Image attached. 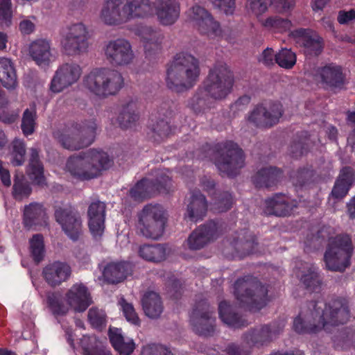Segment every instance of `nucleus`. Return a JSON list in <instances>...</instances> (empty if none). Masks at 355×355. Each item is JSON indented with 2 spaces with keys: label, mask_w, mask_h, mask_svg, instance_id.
Here are the masks:
<instances>
[{
  "label": "nucleus",
  "mask_w": 355,
  "mask_h": 355,
  "mask_svg": "<svg viewBox=\"0 0 355 355\" xmlns=\"http://www.w3.org/2000/svg\"><path fill=\"white\" fill-rule=\"evenodd\" d=\"M154 10L159 21L169 26L178 19L180 5L178 0H105L99 17L107 25H119L151 15Z\"/></svg>",
  "instance_id": "obj_1"
},
{
  "label": "nucleus",
  "mask_w": 355,
  "mask_h": 355,
  "mask_svg": "<svg viewBox=\"0 0 355 355\" xmlns=\"http://www.w3.org/2000/svg\"><path fill=\"white\" fill-rule=\"evenodd\" d=\"M199 62L193 55L181 52L175 55L166 64V84L177 93L191 89L200 75Z\"/></svg>",
  "instance_id": "obj_2"
},
{
  "label": "nucleus",
  "mask_w": 355,
  "mask_h": 355,
  "mask_svg": "<svg viewBox=\"0 0 355 355\" xmlns=\"http://www.w3.org/2000/svg\"><path fill=\"white\" fill-rule=\"evenodd\" d=\"M113 160L107 153L90 149L71 156L66 164V170L78 180H90L99 177L103 171L107 170Z\"/></svg>",
  "instance_id": "obj_3"
},
{
  "label": "nucleus",
  "mask_w": 355,
  "mask_h": 355,
  "mask_svg": "<svg viewBox=\"0 0 355 355\" xmlns=\"http://www.w3.org/2000/svg\"><path fill=\"white\" fill-rule=\"evenodd\" d=\"M234 295L242 308L257 311L268 300V288L250 275L239 278L234 283Z\"/></svg>",
  "instance_id": "obj_4"
},
{
  "label": "nucleus",
  "mask_w": 355,
  "mask_h": 355,
  "mask_svg": "<svg viewBox=\"0 0 355 355\" xmlns=\"http://www.w3.org/2000/svg\"><path fill=\"white\" fill-rule=\"evenodd\" d=\"M353 253L354 245L349 234L330 238L323 257L325 268L331 272H345L351 266Z\"/></svg>",
  "instance_id": "obj_5"
},
{
  "label": "nucleus",
  "mask_w": 355,
  "mask_h": 355,
  "mask_svg": "<svg viewBox=\"0 0 355 355\" xmlns=\"http://www.w3.org/2000/svg\"><path fill=\"white\" fill-rule=\"evenodd\" d=\"M97 124L92 118L76 123L71 128L54 132L58 143L65 149L78 150L91 145L95 139Z\"/></svg>",
  "instance_id": "obj_6"
},
{
  "label": "nucleus",
  "mask_w": 355,
  "mask_h": 355,
  "mask_svg": "<svg viewBox=\"0 0 355 355\" xmlns=\"http://www.w3.org/2000/svg\"><path fill=\"white\" fill-rule=\"evenodd\" d=\"M311 315L324 327L327 324L338 326L346 323L350 318L348 301L342 297L334 299L327 304L311 301L309 304Z\"/></svg>",
  "instance_id": "obj_7"
},
{
  "label": "nucleus",
  "mask_w": 355,
  "mask_h": 355,
  "mask_svg": "<svg viewBox=\"0 0 355 355\" xmlns=\"http://www.w3.org/2000/svg\"><path fill=\"white\" fill-rule=\"evenodd\" d=\"M137 234L152 240H158L163 235L166 219L164 208L161 205H145L137 214Z\"/></svg>",
  "instance_id": "obj_8"
},
{
  "label": "nucleus",
  "mask_w": 355,
  "mask_h": 355,
  "mask_svg": "<svg viewBox=\"0 0 355 355\" xmlns=\"http://www.w3.org/2000/svg\"><path fill=\"white\" fill-rule=\"evenodd\" d=\"M85 86L96 95L107 96L116 94L123 86V78L116 70L96 69L85 78Z\"/></svg>",
  "instance_id": "obj_9"
},
{
  "label": "nucleus",
  "mask_w": 355,
  "mask_h": 355,
  "mask_svg": "<svg viewBox=\"0 0 355 355\" xmlns=\"http://www.w3.org/2000/svg\"><path fill=\"white\" fill-rule=\"evenodd\" d=\"M234 76L225 63H218L210 69L203 82V89L216 101L225 99L232 92Z\"/></svg>",
  "instance_id": "obj_10"
},
{
  "label": "nucleus",
  "mask_w": 355,
  "mask_h": 355,
  "mask_svg": "<svg viewBox=\"0 0 355 355\" xmlns=\"http://www.w3.org/2000/svg\"><path fill=\"white\" fill-rule=\"evenodd\" d=\"M218 153L216 166L219 171L228 177L236 176L245 164L242 148L237 144L227 141L219 145Z\"/></svg>",
  "instance_id": "obj_11"
},
{
  "label": "nucleus",
  "mask_w": 355,
  "mask_h": 355,
  "mask_svg": "<svg viewBox=\"0 0 355 355\" xmlns=\"http://www.w3.org/2000/svg\"><path fill=\"white\" fill-rule=\"evenodd\" d=\"M88 28L82 22L67 26L63 33L61 44L68 55L76 56L86 53L90 46Z\"/></svg>",
  "instance_id": "obj_12"
},
{
  "label": "nucleus",
  "mask_w": 355,
  "mask_h": 355,
  "mask_svg": "<svg viewBox=\"0 0 355 355\" xmlns=\"http://www.w3.org/2000/svg\"><path fill=\"white\" fill-rule=\"evenodd\" d=\"M214 309L206 300L196 302L190 315V324L193 331L198 336L210 337L216 331Z\"/></svg>",
  "instance_id": "obj_13"
},
{
  "label": "nucleus",
  "mask_w": 355,
  "mask_h": 355,
  "mask_svg": "<svg viewBox=\"0 0 355 355\" xmlns=\"http://www.w3.org/2000/svg\"><path fill=\"white\" fill-rule=\"evenodd\" d=\"M283 113L281 103L270 101L257 105L249 114L248 120L257 128H270L279 123Z\"/></svg>",
  "instance_id": "obj_14"
},
{
  "label": "nucleus",
  "mask_w": 355,
  "mask_h": 355,
  "mask_svg": "<svg viewBox=\"0 0 355 355\" xmlns=\"http://www.w3.org/2000/svg\"><path fill=\"white\" fill-rule=\"evenodd\" d=\"M54 216L65 234L72 241H78L83 233V220L80 213L71 206L58 207Z\"/></svg>",
  "instance_id": "obj_15"
},
{
  "label": "nucleus",
  "mask_w": 355,
  "mask_h": 355,
  "mask_svg": "<svg viewBox=\"0 0 355 355\" xmlns=\"http://www.w3.org/2000/svg\"><path fill=\"white\" fill-rule=\"evenodd\" d=\"M222 232V225L214 220H209L199 226L189 235L187 239L189 248L193 250L204 248L216 239Z\"/></svg>",
  "instance_id": "obj_16"
},
{
  "label": "nucleus",
  "mask_w": 355,
  "mask_h": 355,
  "mask_svg": "<svg viewBox=\"0 0 355 355\" xmlns=\"http://www.w3.org/2000/svg\"><path fill=\"white\" fill-rule=\"evenodd\" d=\"M82 73L80 67L74 62L64 63L55 71L51 80L50 89L54 93L61 92L76 83Z\"/></svg>",
  "instance_id": "obj_17"
},
{
  "label": "nucleus",
  "mask_w": 355,
  "mask_h": 355,
  "mask_svg": "<svg viewBox=\"0 0 355 355\" xmlns=\"http://www.w3.org/2000/svg\"><path fill=\"white\" fill-rule=\"evenodd\" d=\"M317 74L323 88L333 92L345 89L347 80L341 67L331 63L318 68Z\"/></svg>",
  "instance_id": "obj_18"
},
{
  "label": "nucleus",
  "mask_w": 355,
  "mask_h": 355,
  "mask_svg": "<svg viewBox=\"0 0 355 355\" xmlns=\"http://www.w3.org/2000/svg\"><path fill=\"white\" fill-rule=\"evenodd\" d=\"M105 55L114 66L129 64L134 58V53L128 41L124 39L112 40L106 46Z\"/></svg>",
  "instance_id": "obj_19"
},
{
  "label": "nucleus",
  "mask_w": 355,
  "mask_h": 355,
  "mask_svg": "<svg viewBox=\"0 0 355 355\" xmlns=\"http://www.w3.org/2000/svg\"><path fill=\"white\" fill-rule=\"evenodd\" d=\"M284 324L276 327L275 325H261L252 328L243 335L244 342L250 347H261L270 343L274 337L282 331Z\"/></svg>",
  "instance_id": "obj_20"
},
{
  "label": "nucleus",
  "mask_w": 355,
  "mask_h": 355,
  "mask_svg": "<svg viewBox=\"0 0 355 355\" xmlns=\"http://www.w3.org/2000/svg\"><path fill=\"white\" fill-rule=\"evenodd\" d=\"M105 212L106 205L100 200L92 202L88 207V226L96 239H100L104 232Z\"/></svg>",
  "instance_id": "obj_21"
},
{
  "label": "nucleus",
  "mask_w": 355,
  "mask_h": 355,
  "mask_svg": "<svg viewBox=\"0 0 355 355\" xmlns=\"http://www.w3.org/2000/svg\"><path fill=\"white\" fill-rule=\"evenodd\" d=\"M293 37L302 41L304 53L309 56H318L323 51L324 41L315 32L309 28H297L291 33Z\"/></svg>",
  "instance_id": "obj_22"
},
{
  "label": "nucleus",
  "mask_w": 355,
  "mask_h": 355,
  "mask_svg": "<svg viewBox=\"0 0 355 355\" xmlns=\"http://www.w3.org/2000/svg\"><path fill=\"white\" fill-rule=\"evenodd\" d=\"M295 207L296 201H290L282 193H276L265 200L263 213L266 216L284 217L290 215Z\"/></svg>",
  "instance_id": "obj_23"
},
{
  "label": "nucleus",
  "mask_w": 355,
  "mask_h": 355,
  "mask_svg": "<svg viewBox=\"0 0 355 355\" xmlns=\"http://www.w3.org/2000/svg\"><path fill=\"white\" fill-rule=\"evenodd\" d=\"M67 304L76 312H83L92 303L87 288L83 284H76L67 292Z\"/></svg>",
  "instance_id": "obj_24"
},
{
  "label": "nucleus",
  "mask_w": 355,
  "mask_h": 355,
  "mask_svg": "<svg viewBox=\"0 0 355 355\" xmlns=\"http://www.w3.org/2000/svg\"><path fill=\"white\" fill-rule=\"evenodd\" d=\"M207 212V201L205 196L198 190L191 192L188 199L185 217L192 222L202 220Z\"/></svg>",
  "instance_id": "obj_25"
},
{
  "label": "nucleus",
  "mask_w": 355,
  "mask_h": 355,
  "mask_svg": "<svg viewBox=\"0 0 355 355\" xmlns=\"http://www.w3.org/2000/svg\"><path fill=\"white\" fill-rule=\"evenodd\" d=\"M42 272L46 282L50 286L55 287L69 278L71 274V268L65 262L55 261L48 264L43 269Z\"/></svg>",
  "instance_id": "obj_26"
},
{
  "label": "nucleus",
  "mask_w": 355,
  "mask_h": 355,
  "mask_svg": "<svg viewBox=\"0 0 355 355\" xmlns=\"http://www.w3.org/2000/svg\"><path fill=\"white\" fill-rule=\"evenodd\" d=\"M191 18L198 25L202 33L211 32L215 35L220 33V26L212 15L204 8L194 6L191 8Z\"/></svg>",
  "instance_id": "obj_27"
},
{
  "label": "nucleus",
  "mask_w": 355,
  "mask_h": 355,
  "mask_svg": "<svg viewBox=\"0 0 355 355\" xmlns=\"http://www.w3.org/2000/svg\"><path fill=\"white\" fill-rule=\"evenodd\" d=\"M46 223V212L42 204L31 202L24 209L23 224L26 229L36 230Z\"/></svg>",
  "instance_id": "obj_28"
},
{
  "label": "nucleus",
  "mask_w": 355,
  "mask_h": 355,
  "mask_svg": "<svg viewBox=\"0 0 355 355\" xmlns=\"http://www.w3.org/2000/svg\"><path fill=\"white\" fill-rule=\"evenodd\" d=\"M132 272V266L125 261L107 263L103 270V276L108 284H116L123 282Z\"/></svg>",
  "instance_id": "obj_29"
},
{
  "label": "nucleus",
  "mask_w": 355,
  "mask_h": 355,
  "mask_svg": "<svg viewBox=\"0 0 355 355\" xmlns=\"http://www.w3.org/2000/svg\"><path fill=\"white\" fill-rule=\"evenodd\" d=\"M354 181L355 174L354 169L350 166L343 167L340 170L331 190V196L336 199L344 198L349 192Z\"/></svg>",
  "instance_id": "obj_30"
},
{
  "label": "nucleus",
  "mask_w": 355,
  "mask_h": 355,
  "mask_svg": "<svg viewBox=\"0 0 355 355\" xmlns=\"http://www.w3.org/2000/svg\"><path fill=\"white\" fill-rule=\"evenodd\" d=\"M29 55L38 66H49L52 58L49 42L43 39L33 42L29 46Z\"/></svg>",
  "instance_id": "obj_31"
},
{
  "label": "nucleus",
  "mask_w": 355,
  "mask_h": 355,
  "mask_svg": "<svg viewBox=\"0 0 355 355\" xmlns=\"http://www.w3.org/2000/svg\"><path fill=\"white\" fill-rule=\"evenodd\" d=\"M218 314L222 322L230 327L239 329L248 325V321L236 312L232 306L225 300L218 304Z\"/></svg>",
  "instance_id": "obj_32"
},
{
  "label": "nucleus",
  "mask_w": 355,
  "mask_h": 355,
  "mask_svg": "<svg viewBox=\"0 0 355 355\" xmlns=\"http://www.w3.org/2000/svg\"><path fill=\"white\" fill-rule=\"evenodd\" d=\"M173 110L168 105L164 103L162 107L159 115L165 116L166 119H158L152 126V138L156 142H160L167 137L171 132L169 121L167 120L173 116Z\"/></svg>",
  "instance_id": "obj_33"
},
{
  "label": "nucleus",
  "mask_w": 355,
  "mask_h": 355,
  "mask_svg": "<svg viewBox=\"0 0 355 355\" xmlns=\"http://www.w3.org/2000/svg\"><path fill=\"white\" fill-rule=\"evenodd\" d=\"M282 178V171L276 167H266L259 170L253 177L256 187L270 188L277 184Z\"/></svg>",
  "instance_id": "obj_34"
},
{
  "label": "nucleus",
  "mask_w": 355,
  "mask_h": 355,
  "mask_svg": "<svg viewBox=\"0 0 355 355\" xmlns=\"http://www.w3.org/2000/svg\"><path fill=\"white\" fill-rule=\"evenodd\" d=\"M255 238L248 231L241 230L235 236L230 243V246L235 250V253L239 257H244L252 253L257 245Z\"/></svg>",
  "instance_id": "obj_35"
},
{
  "label": "nucleus",
  "mask_w": 355,
  "mask_h": 355,
  "mask_svg": "<svg viewBox=\"0 0 355 355\" xmlns=\"http://www.w3.org/2000/svg\"><path fill=\"white\" fill-rule=\"evenodd\" d=\"M300 282L308 293H318L322 288V278L318 269L310 266L302 271Z\"/></svg>",
  "instance_id": "obj_36"
},
{
  "label": "nucleus",
  "mask_w": 355,
  "mask_h": 355,
  "mask_svg": "<svg viewBox=\"0 0 355 355\" xmlns=\"http://www.w3.org/2000/svg\"><path fill=\"white\" fill-rule=\"evenodd\" d=\"M143 310L146 316L152 319L158 318L164 310L163 303L159 294L149 291L141 300Z\"/></svg>",
  "instance_id": "obj_37"
},
{
  "label": "nucleus",
  "mask_w": 355,
  "mask_h": 355,
  "mask_svg": "<svg viewBox=\"0 0 355 355\" xmlns=\"http://www.w3.org/2000/svg\"><path fill=\"white\" fill-rule=\"evenodd\" d=\"M27 174L33 184L41 187L45 184L43 165L40 159L39 150L35 148H31Z\"/></svg>",
  "instance_id": "obj_38"
},
{
  "label": "nucleus",
  "mask_w": 355,
  "mask_h": 355,
  "mask_svg": "<svg viewBox=\"0 0 355 355\" xmlns=\"http://www.w3.org/2000/svg\"><path fill=\"white\" fill-rule=\"evenodd\" d=\"M293 185L302 187L312 184H316L321 181L322 178L316 173L311 166L300 167L291 175Z\"/></svg>",
  "instance_id": "obj_39"
},
{
  "label": "nucleus",
  "mask_w": 355,
  "mask_h": 355,
  "mask_svg": "<svg viewBox=\"0 0 355 355\" xmlns=\"http://www.w3.org/2000/svg\"><path fill=\"white\" fill-rule=\"evenodd\" d=\"M108 336L112 347L120 355H130L133 352L135 348L133 340H125L121 329L110 328Z\"/></svg>",
  "instance_id": "obj_40"
},
{
  "label": "nucleus",
  "mask_w": 355,
  "mask_h": 355,
  "mask_svg": "<svg viewBox=\"0 0 355 355\" xmlns=\"http://www.w3.org/2000/svg\"><path fill=\"white\" fill-rule=\"evenodd\" d=\"M0 82L7 89H15L17 86V74L10 60L0 58Z\"/></svg>",
  "instance_id": "obj_41"
},
{
  "label": "nucleus",
  "mask_w": 355,
  "mask_h": 355,
  "mask_svg": "<svg viewBox=\"0 0 355 355\" xmlns=\"http://www.w3.org/2000/svg\"><path fill=\"white\" fill-rule=\"evenodd\" d=\"M153 181L148 178H142L129 191L130 197L135 201H142L153 196Z\"/></svg>",
  "instance_id": "obj_42"
},
{
  "label": "nucleus",
  "mask_w": 355,
  "mask_h": 355,
  "mask_svg": "<svg viewBox=\"0 0 355 355\" xmlns=\"http://www.w3.org/2000/svg\"><path fill=\"white\" fill-rule=\"evenodd\" d=\"M143 38L145 41V51L151 55L160 49L164 36L161 31L146 27L143 31Z\"/></svg>",
  "instance_id": "obj_43"
},
{
  "label": "nucleus",
  "mask_w": 355,
  "mask_h": 355,
  "mask_svg": "<svg viewBox=\"0 0 355 355\" xmlns=\"http://www.w3.org/2000/svg\"><path fill=\"white\" fill-rule=\"evenodd\" d=\"M138 119L136 101L131 99L123 105L118 116L119 125L122 128H131Z\"/></svg>",
  "instance_id": "obj_44"
},
{
  "label": "nucleus",
  "mask_w": 355,
  "mask_h": 355,
  "mask_svg": "<svg viewBox=\"0 0 355 355\" xmlns=\"http://www.w3.org/2000/svg\"><path fill=\"white\" fill-rule=\"evenodd\" d=\"M166 249L163 244L144 245L140 247L139 254L141 257L149 261L159 262L166 258Z\"/></svg>",
  "instance_id": "obj_45"
},
{
  "label": "nucleus",
  "mask_w": 355,
  "mask_h": 355,
  "mask_svg": "<svg viewBox=\"0 0 355 355\" xmlns=\"http://www.w3.org/2000/svg\"><path fill=\"white\" fill-rule=\"evenodd\" d=\"M32 193L29 182L23 174H17L14 177L12 196L16 200L21 201L28 198Z\"/></svg>",
  "instance_id": "obj_46"
},
{
  "label": "nucleus",
  "mask_w": 355,
  "mask_h": 355,
  "mask_svg": "<svg viewBox=\"0 0 355 355\" xmlns=\"http://www.w3.org/2000/svg\"><path fill=\"white\" fill-rule=\"evenodd\" d=\"M210 98L203 88L199 89L190 98L189 106L196 114H200L210 107Z\"/></svg>",
  "instance_id": "obj_47"
},
{
  "label": "nucleus",
  "mask_w": 355,
  "mask_h": 355,
  "mask_svg": "<svg viewBox=\"0 0 355 355\" xmlns=\"http://www.w3.org/2000/svg\"><path fill=\"white\" fill-rule=\"evenodd\" d=\"M31 255L37 263L42 261L46 254L44 236L41 234H34L29 239Z\"/></svg>",
  "instance_id": "obj_48"
},
{
  "label": "nucleus",
  "mask_w": 355,
  "mask_h": 355,
  "mask_svg": "<svg viewBox=\"0 0 355 355\" xmlns=\"http://www.w3.org/2000/svg\"><path fill=\"white\" fill-rule=\"evenodd\" d=\"M155 178L150 179L153 181V192L157 191L162 193H168L173 190V184L171 177L166 171L158 170L155 172Z\"/></svg>",
  "instance_id": "obj_49"
},
{
  "label": "nucleus",
  "mask_w": 355,
  "mask_h": 355,
  "mask_svg": "<svg viewBox=\"0 0 355 355\" xmlns=\"http://www.w3.org/2000/svg\"><path fill=\"white\" fill-rule=\"evenodd\" d=\"M84 355H112L111 352L101 345H98L94 338L84 336L81 340Z\"/></svg>",
  "instance_id": "obj_50"
},
{
  "label": "nucleus",
  "mask_w": 355,
  "mask_h": 355,
  "mask_svg": "<svg viewBox=\"0 0 355 355\" xmlns=\"http://www.w3.org/2000/svg\"><path fill=\"white\" fill-rule=\"evenodd\" d=\"M26 145L22 140L15 139L11 144L10 162L15 166H21L25 162Z\"/></svg>",
  "instance_id": "obj_51"
},
{
  "label": "nucleus",
  "mask_w": 355,
  "mask_h": 355,
  "mask_svg": "<svg viewBox=\"0 0 355 355\" xmlns=\"http://www.w3.org/2000/svg\"><path fill=\"white\" fill-rule=\"evenodd\" d=\"M328 238V233L324 227L317 231L315 234L308 235L304 241L306 250L311 252L318 250Z\"/></svg>",
  "instance_id": "obj_52"
},
{
  "label": "nucleus",
  "mask_w": 355,
  "mask_h": 355,
  "mask_svg": "<svg viewBox=\"0 0 355 355\" xmlns=\"http://www.w3.org/2000/svg\"><path fill=\"white\" fill-rule=\"evenodd\" d=\"M263 24L267 28L281 33L290 30L292 26L289 19L277 15L268 17Z\"/></svg>",
  "instance_id": "obj_53"
},
{
  "label": "nucleus",
  "mask_w": 355,
  "mask_h": 355,
  "mask_svg": "<svg viewBox=\"0 0 355 355\" xmlns=\"http://www.w3.org/2000/svg\"><path fill=\"white\" fill-rule=\"evenodd\" d=\"M275 62L282 68L291 69L296 63V55L291 49H282L275 54Z\"/></svg>",
  "instance_id": "obj_54"
},
{
  "label": "nucleus",
  "mask_w": 355,
  "mask_h": 355,
  "mask_svg": "<svg viewBox=\"0 0 355 355\" xmlns=\"http://www.w3.org/2000/svg\"><path fill=\"white\" fill-rule=\"evenodd\" d=\"M35 119L36 113L35 110H25L22 116L21 128L26 136L34 132Z\"/></svg>",
  "instance_id": "obj_55"
},
{
  "label": "nucleus",
  "mask_w": 355,
  "mask_h": 355,
  "mask_svg": "<svg viewBox=\"0 0 355 355\" xmlns=\"http://www.w3.org/2000/svg\"><path fill=\"white\" fill-rule=\"evenodd\" d=\"M88 320L92 326L96 329H102L106 324V314L103 310L92 308L88 311Z\"/></svg>",
  "instance_id": "obj_56"
},
{
  "label": "nucleus",
  "mask_w": 355,
  "mask_h": 355,
  "mask_svg": "<svg viewBox=\"0 0 355 355\" xmlns=\"http://www.w3.org/2000/svg\"><path fill=\"white\" fill-rule=\"evenodd\" d=\"M215 205L216 209L224 212L229 210L233 204V197L229 191H223L214 195Z\"/></svg>",
  "instance_id": "obj_57"
},
{
  "label": "nucleus",
  "mask_w": 355,
  "mask_h": 355,
  "mask_svg": "<svg viewBox=\"0 0 355 355\" xmlns=\"http://www.w3.org/2000/svg\"><path fill=\"white\" fill-rule=\"evenodd\" d=\"M316 321H318V318H316V320H314L313 323L306 322L297 316L294 320L293 329L299 334L316 333L319 329V327L315 323Z\"/></svg>",
  "instance_id": "obj_58"
},
{
  "label": "nucleus",
  "mask_w": 355,
  "mask_h": 355,
  "mask_svg": "<svg viewBox=\"0 0 355 355\" xmlns=\"http://www.w3.org/2000/svg\"><path fill=\"white\" fill-rule=\"evenodd\" d=\"M119 303L122 308L126 320L135 325H139L140 320L133 307V305L127 302L123 297L121 298Z\"/></svg>",
  "instance_id": "obj_59"
},
{
  "label": "nucleus",
  "mask_w": 355,
  "mask_h": 355,
  "mask_svg": "<svg viewBox=\"0 0 355 355\" xmlns=\"http://www.w3.org/2000/svg\"><path fill=\"white\" fill-rule=\"evenodd\" d=\"M308 151V144L306 139H295L289 148L290 155L297 159Z\"/></svg>",
  "instance_id": "obj_60"
},
{
  "label": "nucleus",
  "mask_w": 355,
  "mask_h": 355,
  "mask_svg": "<svg viewBox=\"0 0 355 355\" xmlns=\"http://www.w3.org/2000/svg\"><path fill=\"white\" fill-rule=\"evenodd\" d=\"M49 306L55 315H64L68 312V307L66 306L62 300L55 295L48 296Z\"/></svg>",
  "instance_id": "obj_61"
},
{
  "label": "nucleus",
  "mask_w": 355,
  "mask_h": 355,
  "mask_svg": "<svg viewBox=\"0 0 355 355\" xmlns=\"http://www.w3.org/2000/svg\"><path fill=\"white\" fill-rule=\"evenodd\" d=\"M214 8L218 9L226 15H231L235 10L234 0H209Z\"/></svg>",
  "instance_id": "obj_62"
},
{
  "label": "nucleus",
  "mask_w": 355,
  "mask_h": 355,
  "mask_svg": "<svg viewBox=\"0 0 355 355\" xmlns=\"http://www.w3.org/2000/svg\"><path fill=\"white\" fill-rule=\"evenodd\" d=\"M141 355H173V354L162 345L151 344L143 348Z\"/></svg>",
  "instance_id": "obj_63"
},
{
  "label": "nucleus",
  "mask_w": 355,
  "mask_h": 355,
  "mask_svg": "<svg viewBox=\"0 0 355 355\" xmlns=\"http://www.w3.org/2000/svg\"><path fill=\"white\" fill-rule=\"evenodd\" d=\"M11 0H0V21L3 20L7 26L11 23Z\"/></svg>",
  "instance_id": "obj_64"
}]
</instances>
